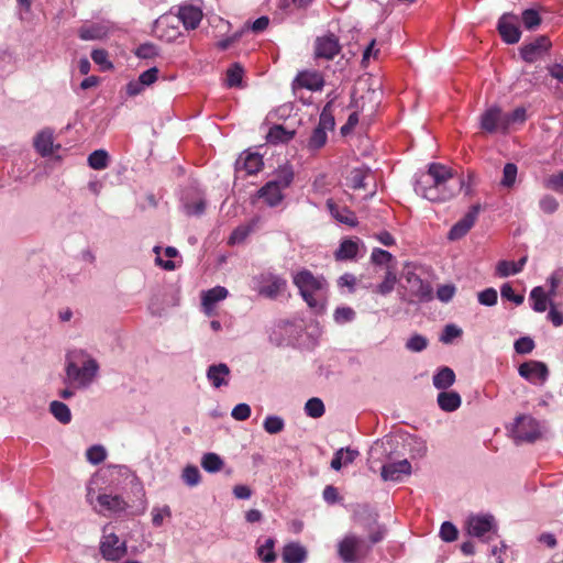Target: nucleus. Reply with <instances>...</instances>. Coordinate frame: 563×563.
<instances>
[{
    "instance_id": "ea45409f",
    "label": "nucleus",
    "mask_w": 563,
    "mask_h": 563,
    "mask_svg": "<svg viewBox=\"0 0 563 563\" xmlns=\"http://www.w3.org/2000/svg\"><path fill=\"white\" fill-rule=\"evenodd\" d=\"M369 172L371 170L364 166L353 168L347 177L349 186L354 189L364 188L365 179L369 175Z\"/></svg>"
},
{
    "instance_id": "6e6552de",
    "label": "nucleus",
    "mask_w": 563,
    "mask_h": 563,
    "mask_svg": "<svg viewBox=\"0 0 563 563\" xmlns=\"http://www.w3.org/2000/svg\"><path fill=\"white\" fill-rule=\"evenodd\" d=\"M253 288L262 296L276 298L282 295L287 286L286 279L271 272L261 273L252 279Z\"/></svg>"
},
{
    "instance_id": "4c0bfd02",
    "label": "nucleus",
    "mask_w": 563,
    "mask_h": 563,
    "mask_svg": "<svg viewBox=\"0 0 563 563\" xmlns=\"http://www.w3.org/2000/svg\"><path fill=\"white\" fill-rule=\"evenodd\" d=\"M49 412L53 417L63 424H68L71 421V412L69 407L58 400H53L49 404Z\"/></svg>"
},
{
    "instance_id": "69168bd1",
    "label": "nucleus",
    "mask_w": 563,
    "mask_h": 563,
    "mask_svg": "<svg viewBox=\"0 0 563 563\" xmlns=\"http://www.w3.org/2000/svg\"><path fill=\"white\" fill-rule=\"evenodd\" d=\"M428 346V340L420 335H412L407 342L406 347L411 352H421Z\"/></svg>"
},
{
    "instance_id": "864d4df0",
    "label": "nucleus",
    "mask_w": 563,
    "mask_h": 563,
    "mask_svg": "<svg viewBox=\"0 0 563 563\" xmlns=\"http://www.w3.org/2000/svg\"><path fill=\"white\" fill-rule=\"evenodd\" d=\"M394 261V256L388 251L375 247L371 254V262L375 265H385L386 268L391 266L390 263Z\"/></svg>"
},
{
    "instance_id": "49530a36",
    "label": "nucleus",
    "mask_w": 563,
    "mask_h": 563,
    "mask_svg": "<svg viewBox=\"0 0 563 563\" xmlns=\"http://www.w3.org/2000/svg\"><path fill=\"white\" fill-rule=\"evenodd\" d=\"M159 246L154 247V252L156 253V264L166 271H174L176 268L175 263L172 261L173 257L177 255V250L175 247L168 246L165 249V255L169 258L164 261L159 255Z\"/></svg>"
},
{
    "instance_id": "6e6d98bb",
    "label": "nucleus",
    "mask_w": 563,
    "mask_h": 563,
    "mask_svg": "<svg viewBox=\"0 0 563 563\" xmlns=\"http://www.w3.org/2000/svg\"><path fill=\"white\" fill-rule=\"evenodd\" d=\"M334 321L339 324L351 322L355 318V311L351 307H338L333 313Z\"/></svg>"
},
{
    "instance_id": "412c9836",
    "label": "nucleus",
    "mask_w": 563,
    "mask_h": 563,
    "mask_svg": "<svg viewBox=\"0 0 563 563\" xmlns=\"http://www.w3.org/2000/svg\"><path fill=\"white\" fill-rule=\"evenodd\" d=\"M407 288L410 294L419 300H429L432 297V289L416 273L407 272L405 274Z\"/></svg>"
},
{
    "instance_id": "f3484780",
    "label": "nucleus",
    "mask_w": 563,
    "mask_h": 563,
    "mask_svg": "<svg viewBox=\"0 0 563 563\" xmlns=\"http://www.w3.org/2000/svg\"><path fill=\"white\" fill-rule=\"evenodd\" d=\"M498 31L501 38L508 44L519 42L521 32L518 25V16L511 13H505L498 21Z\"/></svg>"
},
{
    "instance_id": "052dcab7",
    "label": "nucleus",
    "mask_w": 563,
    "mask_h": 563,
    "mask_svg": "<svg viewBox=\"0 0 563 563\" xmlns=\"http://www.w3.org/2000/svg\"><path fill=\"white\" fill-rule=\"evenodd\" d=\"M172 516L170 508L168 506L154 507L152 509V523L155 527H161L166 518Z\"/></svg>"
},
{
    "instance_id": "39448f33",
    "label": "nucleus",
    "mask_w": 563,
    "mask_h": 563,
    "mask_svg": "<svg viewBox=\"0 0 563 563\" xmlns=\"http://www.w3.org/2000/svg\"><path fill=\"white\" fill-rule=\"evenodd\" d=\"M371 551L369 543L354 534H346L338 543V554L344 563H355L364 559Z\"/></svg>"
},
{
    "instance_id": "dca6fc26",
    "label": "nucleus",
    "mask_w": 563,
    "mask_h": 563,
    "mask_svg": "<svg viewBox=\"0 0 563 563\" xmlns=\"http://www.w3.org/2000/svg\"><path fill=\"white\" fill-rule=\"evenodd\" d=\"M479 213V206H472L471 209L460 219L449 231L448 239L450 241H457L464 238L468 231L474 227Z\"/></svg>"
},
{
    "instance_id": "8fccbe9b",
    "label": "nucleus",
    "mask_w": 563,
    "mask_h": 563,
    "mask_svg": "<svg viewBox=\"0 0 563 563\" xmlns=\"http://www.w3.org/2000/svg\"><path fill=\"white\" fill-rule=\"evenodd\" d=\"M324 405L320 398H310L305 405V412L308 417L320 418L324 415Z\"/></svg>"
},
{
    "instance_id": "aec40b11",
    "label": "nucleus",
    "mask_w": 563,
    "mask_h": 563,
    "mask_svg": "<svg viewBox=\"0 0 563 563\" xmlns=\"http://www.w3.org/2000/svg\"><path fill=\"white\" fill-rule=\"evenodd\" d=\"M294 86L311 91H320L324 86V78L318 70H302L296 76Z\"/></svg>"
},
{
    "instance_id": "e2e57ef3",
    "label": "nucleus",
    "mask_w": 563,
    "mask_h": 563,
    "mask_svg": "<svg viewBox=\"0 0 563 563\" xmlns=\"http://www.w3.org/2000/svg\"><path fill=\"white\" fill-rule=\"evenodd\" d=\"M292 179L294 172L291 167L285 166L279 170L277 178L273 181L277 183V185L284 190L291 184Z\"/></svg>"
},
{
    "instance_id": "5701e85b",
    "label": "nucleus",
    "mask_w": 563,
    "mask_h": 563,
    "mask_svg": "<svg viewBox=\"0 0 563 563\" xmlns=\"http://www.w3.org/2000/svg\"><path fill=\"white\" fill-rule=\"evenodd\" d=\"M206 376L212 387L221 388L229 385L231 371L224 363L212 364L208 367Z\"/></svg>"
},
{
    "instance_id": "680f3d73",
    "label": "nucleus",
    "mask_w": 563,
    "mask_h": 563,
    "mask_svg": "<svg viewBox=\"0 0 563 563\" xmlns=\"http://www.w3.org/2000/svg\"><path fill=\"white\" fill-rule=\"evenodd\" d=\"M478 302L483 306L492 307L497 303L498 295L495 288H486L478 292Z\"/></svg>"
},
{
    "instance_id": "f03ea898",
    "label": "nucleus",
    "mask_w": 563,
    "mask_h": 563,
    "mask_svg": "<svg viewBox=\"0 0 563 563\" xmlns=\"http://www.w3.org/2000/svg\"><path fill=\"white\" fill-rule=\"evenodd\" d=\"M64 383L78 390L88 389L100 376L98 360L84 349H73L66 353Z\"/></svg>"
},
{
    "instance_id": "0eeeda50",
    "label": "nucleus",
    "mask_w": 563,
    "mask_h": 563,
    "mask_svg": "<svg viewBox=\"0 0 563 563\" xmlns=\"http://www.w3.org/2000/svg\"><path fill=\"white\" fill-rule=\"evenodd\" d=\"M87 500L99 514H119L126 509L128 504L119 495L100 494L95 496V490L87 487Z\"/></svg>"
},
{
    "instance_id": "4468645a",
    "label": "nucleus",
    "mask_w": 563,
    "mask_h": 563,
    "mask_svg": "<svg viewBox=\"0 0 563 563\" xmlns=\"http://www.w3.org/2000/svg\"><path fill=\"white\" fill-rule=\"evenodd\" d=\"M519 375L533 385H543L549 377L548 366L540 361L523 362L518 368Z\"/></svg>"
},
{
    "instance_id": "bb28decb",
    "label": "nucleus",
    "mask_w": 563,
    "mask_h": 563,
    "mask_svg": "<svg viewBox=\"0 0 563 563\" xmlns=\"http://www.w3.org/2000/svg\"><path fill=\"white\" fill-rule=\"evenodd\" d=\"M258 197L269 207L278 206L284 199L283 189L273 180L260 189Z\"/></svg>"
},
{
    "instance_id": "cd10ccee",
    "label": "nucleus",
    "mask_w": 563,
    "mask_h": 563,
    "mask_svg": "<svg viewBox=\"0 0 563 563\" xmlns=\"http://www.w3.org/2000/svg\"><path fill=\"white\" fill-rule=\"evenodd\" d=\"M239 170H245L249 175L256 174L263 167V158L257 153H244L236 162Z\"/></svg>"
},
{
    "instance_id": "2eb2a0df",
    "label": "nucleus",
    "mask_w": 563,
    "mask_h": 563,
    "mask_svg": "<svg viewBox=\"0 0 563 563\" xmlns=\"http://www.w3.org/2000/svg\"><path fill=\"white\" fill-rule=\"evenodd\" d=\"M481 128L489 133L505 132L507 130L505 113L498 107L488 108L481 115Z\"/></svg>"
},
{
    "instance_id": "9b49d317",
    "label": "nucleus",
    "mask_w": 563,
    "mask_h": 563,
    "mask_svg": "<svg viewBox=\"0 0 563 563\" xmlns=\"http://www.w3.org/2000/svg\"><path fill=\"white\" fill-rule=\"evenodd\" d=\"M179 24L176 14H164L155 21L153 32L161 40L174 42L181 35Z\"/></svg>"
},
{
    "instance_id": "a211bd4d",
    "label": "nucleus",
    "mask_w": 563,
    "mask_h": 563,
    "mask_svg": "<svg viewBox=\"0 0 563 563\" xmlns=\"http://www.w3.org/2000/svg\"><path fill=\"white\" fill-rule=\"evenodd\" d=\"M340 51L339 38L334 34H327L316 40L314 54L318 58L332 59Z\"/></svg>"
},
{
    "instance_id": "603ef678",
    "label": "nucleus",
    "mask_w": 563,
    "mask_h": 563,
    "mask_svg": "<svg viewBox=\"0 0 563 563\" xmlns=\"http://www.w3.org/2000/svg\"><path fill=\"white\" fill-rule=\"evenodd\" d=\"M87 461L93 465L102 463L107 457V450L100 444L90 446L86 451Z\"/></svg>"
},
{
    "instance_id": "5fc2aeb1",
    "label": "nucleus",
    "mask_w": 563,
    "mask_h": 563,
    "mask_svg": "<svg viewBox=\"0 0 563 563\" xmlns=\"http://www.w3.org/2000/svg\"><path fill=\"white\" fill-rule=\"evenodd\" d=\"M243 68L239 64L232 65L227 70V85L229 87H239L243 78Z\"/></svg>"
},
{
    "instance_id": "774afa93",
    "label": "nucleus",
    "mask_w": 563,
    "mask_h": 563,
    "mask_svg": "<svg viewBox=\"0 0 563 563\" xmlns=\"http://www.w3.org/2000/svg\"><path fill=\"white\" fill-rule=\"evenodd\" d=\"M544 186L549 189L560 191L563 190V170L553 174L544 179Z\"/></svg>"
},
{
    "instance_id": "7c9ffc66",
    "label": "nucleus",
    "mask_w": 563,
    "mask_h": 563,
    "mask_svg": "<svg viewBox=\"0 0 563 563\" xmlns=\"http://www.w3.org/2000/svg\"><path fill=\"white\" fill-rule=\"evenodd\" d=\"M34 147L42 156H48L53 154V132L45 129L36 134L34 137Z\"/></svg>"
},
{
    "instance_id": "13d9d810",
    "label": "nucleus",
    "mask_w": 563,
    "mask_h": 563,
    "mask_svg": "<svg viewBox=\"0 0 563 563\" xmlns=\"http://www.w3.org/2000/svg\"><path fill=\"white\" fill-rule=\"evenodd\" d=\"M500 295L503 299L511 301L516 305H521L525 300L523 295L516 294L512 286L509 283H506L500 287Z\"/></svg>"
},
{
    "instance_id": "3c124183",
    "label": "nucleus",
    "mask_w": 563,
    "mask_h": 563,
    "mask_svg": "<svg viewBox=\"0 0 563 563\" xmlns=\"http://www.w3.org/2000/svg\"><path fill=\"white\" fill-rule=\"evenodd\" d=\"M181 479L183 482L190 486H197L201 481V474L197 466L195 465H187L181 473Z\"/></svg>"
},
{
    "instance_id": "f704fd0d",
    "label": "nucleus",
    "mask_w": 563,
    "mask_h": 563,
    "mask_svg": "<svg viewBox=\"0 0 563 563\" xmlns=\"http://www.w3.org/2000/svg\"><path fill=\"white\" fill-rule=\"evenodd\" d=\"M307 558V551L298 543L287 544L283 550L285 563H302Z\"/></svg>"
},
{
    "instance_id": "0e129e2a",
    "label": "nucleus",
    "mask_w": 563,
    "mask_h": 563,
    "mask_svg": "<svg viewBox=\"0 0 563 563\" xmlns=\"http://www.w3.org/2000/svg\"><path fill=\"white\" fill-rule=\"evenodd\" d=\"M406 442L411 448L410 449V453H411L412 457L423 456L424 455V453L427 451V446H426V443L422 440L417 439L415 437H408L406 439Z\"/></svg>"
},
{
    "instance_id": "1a4fd4ad",
    "label": "nucleus",
    "mask_w": 563,
    "mask_h": 563,
    "mask_svg": "<svg viewBox=\"0 0 563 563\" xmlns=\"http://www.w3.org/2000/svg\"><path fill=\"white\" fill-rule=\"evenodd\" d=\"M542 431V426L534 418L531 416H520L516 420L512 434L517 441L533 442L541 438Z\"/></svg>"
},
{
    "instance_id": "338daca9",
    "label": "nucleus",
    "mask_w": 563,
    "mask_h": 563,
    "mask_svg": "<svg viewBox=\"0 0 563 563\" xmlns=\"http://www.w3.org/2000/svg\"><path fill=\"white\" fill-rule=\"evenodd\" d=\"M258 555L265 563H271L275 560V552H274V542L273 540L268 539L266 540L265 544H263L258 549Z\"/></svg>"
},
{
    "instance_id": "20e7f679",
    "label": "nucleus",
    "mask_w": 563,
    "mask_h": 563,
    "mask_svg": "<svg viewBox=\"0 0 563 563\" xmlns=\"http://www.w3.org/2000/svg\"><path fill=\"white\" fill-rule=\"evenodd\" d=\"M99 551L106 561L118 562L122 560L128 553L126 540L121 539L110 527L107 525L102 529V536L99 542Z\"/></svg>"
},
{
    "instance_id": "bf43d9fd",
    "label": "nucleus",
    "mask_w": 563,
    "mask_h": 563,
    "mask_svg": "<svg viewBox=\"0 0 563 563\" xmlns=\"http://www.w3.org/2000/svg\"><path fill=\"white\" fill-rule=\"evenodd\" d=\"M457 536H459V531H457L456 527L452 522L444 521L441 525L440 538L444 542H453V541H455L457 539Z\"/></svg>"
},
{
    "instance_id": "c03bdc74",
    "label": "nucleus",
    "mask_w": 563,
    "mask_h": 563,
    "mask_svg": "<svg viewBox=\"0 0 563 563\" xmlns=\"http://www.w3.org/2000/svg\"><path fill=\"white\" fill-rule=\"evenodd\" d=\"M109 156L103 150L92 152L88 157V165L96 170H102L108 167Z\"/></svg>"
},
{
    "instance_id": "473e14b6",
    "label": "nucleus",
    "mask_w": 563,
    "mask_h": 563,
    "mask_svg": "<svg viewBox=\"0 0 563 563\" xmlns=\"http://www.w3.org/2000/svg\"><path fill=\"white\" fill-rule=\"evenodd\" d=\"M526 262L527 257H522L518 262L500 261L496 265V275H498L499 277H508L511 275H516L523 269Z\"/></svg>"
},
{
    "instance_id": "58836bf2",
    "label": "nucleus",
    "mask_w": 563,
    "mask_h": 563,
    "mask_svg": "<svg viewBox=\"0 0 563 563\" xmlns=\"http://www.w3.org/2000/svg\"><path fill=\"white\" fill-rule=\"evenodd\" d=\"M295 132L282 125H274L267 133V141L272 144L286 143L294 137Z\"/></svg>"
},
{
    "instance_id": "09e8293b",
    "label": "nucleus",
    "mask_w": 563,
    "mask_h": 563,
    "mask_svg": "<svg viewBox=\"0 0 563 563\" xmlns=\"http://www.w3.org/2000/svg\"><path fill=\"white\" fill-rule=\"evenodd\" d=\"M521 21L525 29L533 31L541 24V16L534 9H526L521 14Z\"/></svg>"
},
{
    "instance_id": "7ed1b4c3",
    "label": "nucleus",
    "mask_w": 563,
    "mask_h": 563,
    "mask_svg": "<svg viewBox=\"0 0 563 563\" xmlns=\"http://www.w3.org/2000/svg\"><path fill=\"white\" fill-rule=\"evenodd\" d=\"M294 284L298 287L303 300L310 308L320 311L327 295L328 284L324 278L314 276L311 272L302 269L294 275Z\"/></svg>"
},
{
    "instance_id": "2f4dec72",
    "label": "nucleus",
    "mask_w": 563,
    "mask_h": 563,
    "mask_svg": "<svg viewBox=\"0 0 563 563\" xmlns=\"http://www.w3.org/2000/svg\"><path fill=\"white\" fill-rule=\"evenodd\" d=\"M357 456V450L341 448L334 453V456L331 461V467L335 471H340L343 466L352 464Z\"/></svg>"
},
{
    "instance_id": "b1692460",
    "label": "nucleus",
    "mask_w": 563,
    "mask_h": 563,
    "mask_svg": "<svg viewBox=\"0 0 563 563\" xmlns=\"http://www.w3.org/2000/svg\"><path fill=\"white\" fill-rule=\"evenodd\" d=\"M547 284L549 286L548 291L542 286H537L530 291L529 301L531 303V308L536 312H544L548 308L551 307V285L548 280Z\"/></svg>"
},
{
    "instance_id": "c85d7f7f",
    "label": "nucleus",
    "mask_w": 563,
    "mask_h": 563,
    "mask_svg": "<svg viewBox=\"0 0 563 563\" xmlns=\"http://www.w3.org/2000/svg\"><path fill=\"white\" fill-rule=\"evenodd\" d=\"M362 242L358 239H344L341 241L338 250L335 251V258L338 261L354 260L357 256Z\"/></svg>"
},
{
    "instance_id": "9d476101",
    "label": "nucleus",
    "mask_w": 563,
    "mask_h": 563,
    "mask_svg": "<svg viewBox=\"0 0 563 563\" xmlns=\"http://www.w3.org/2000/svg\"><path fill=\"white\" fill-rule=\"evenodd\" d=\"M466 531L475 538H489V533L497 532V526L494 516L489 514H477L468 516L466 520Z\"/></svg>"
},
{
    "instance_id": "de8ad7c7",
    "label": "nucleus",
    "mask_w": 563,
    "mask_h": 563,
    "mask_svg": "<svg viewBox=\"0 0 563 563\" xmlns=\"http://www.w3.org/2000/svg\"><path fill=\"white\" fill-rule=\"evenodd\" d=\"M263 428L269 434H277L284 430L285 421L279 416L271 415L265 418Z\"/></svg>"
},
{
    "instance_id": "a19ab883",
    "label": "nucleus",
    "mask_w": 563,
    "mask_h": 563,
    "mask_svg": "<svg viewBox=\"0 0 563 563\" xmlns=\"http://www.w3.org/2000/svg\"><path fill=\"white\" fill-rule=\"evenodd\" d=\"M335 125L334 114H333V103L328 102L322 109L319 118L318 128L324 131H332Z\"/></svg>"
},
{
    "instance_id": "37998d69",
    "label": "nucleus",
    "mask_w": 563,
    "mask_h": 563,
    "mask_svg": "<svg viewBox=\"0 0 563 563\" xmlns=\"http://www.w3.org/2000/svg\"><path fill=\"white\" fill-rule=\"evenodd\" d=\"M518 175V167L514 163H507L503 168L500 186L510 189L515 186Z\"/></svg>"
},
{
    "instance_id": "f257e3e1",
    "label": "nucleus",
    "mask_w": 563,
    "mask_h": 563,
    "mask_svg": "<svg viewBox=\"0 0 563 563\" xmlns=\"http://www.w3.org/2000/svg\"><path fill=\"white\" fill-rule=\"evenodd\" d=\"M463 188V179L452 168L431 163L428 170L417 174L415 191L432 202H444L455 197Z\"/></svg>"
},
{
    "instance_id": "423d86ee",
    "label": "nucleus",
    "mask_w": 563,
    "mask_h": 563,
    "mask_svg": "<svg viewBox=\"0 0 563 563\" xmlns=\"http://www.w3.org/2000/svg\"><path fill=\"white\" fill-rule=\"evenodd\" d=\"M548 282L551 285L552 295L548 319L554 327H561L563 324V314L560 311L563 308V269L554 271Z\"/></svg>"
},
{
    "instance_id": "79ce46f5",
    "label": "nucleus",
    "mask_w": 563,
    "mask_h": 563,
    "mask_svg": "<svg viewBox=\"0 0 563 563\" xmlns=\"http://www.w3.org/2000/svg\"><path fill=\"white\" fill-rule=\"evenodd\" d=\"M223 465V460L216 453H206L201 457V466L206 472H219L222 470Z\"/></svg>"
},
{
    "instance_id": "393cba45",
    "label": "nucleus",
    "mask_w": 563,
    "mask_h": 563,
    "mask_svg": "<svg viewBox=\"0 0 563 563\" xmlns=\"http://www.w3.org/2000/svg\"><path fill=\"white\" fill-rule=\"evenodd\" d=\"M228 295V289L222 286H216L207 291H203L201 296V305L205 313L207 316H211L214 311L216 305L219 301L224 300Z\"/></svg>"
},
{
    "instance_id": "6ab92c4d",
    "label": "nucleus",
    "mask_w": 563,
    "mask_h": 563,
    "mask_svg": "<svg viewBox=\"0 0 563 563\" xmlns=\"http://www.w3.org/2000/svg\"><path fill=\"white\" fill-rule=\"evenodd\" d=\"M176 16L186 30H195L200 24L203 13L202 9L191 3L179 5Z\"/></svg>"
},
{
    "instance_id": "ddd939ff",
    "label": "nucleus",
    "mask_w": 563,
    "mask_h": 563,
    "mask_svg": "<svg viewBox=\"0 0 563 563\" xmlns=\"http://www.w3.org/2000/svg\"><path fill=\"white\" fill-rule=\"evenodd\" d=\"M159 70L157 67H152L143 73L135 79L130 80L123 92L128 98H134L142 95L146 88L151 87L158 79Z\"/></svg>"
},
{
    "instance_id": "4d7b16f0",
    "label": "nucleus",
    "mask_w": 563,
    "mask_h": 563,
    "mask_svg": "<svg viewBox=\"0 0 563 563\" xmlns=\"http://www.w3.org/2000/svg\"><path fill=\"white\" fill-rule=\"evenodd\" d=\"M252 224H244L238 227L232 234L230 235L229 243L230 244H239L245 241V239L250 235V233L253 231Z\"/></svg>"
},
{
    "instance_id": "f8f14e48",
    "label": "nucleus",
    "mask_w": 563,
    "mask_h": 563,
    "mask_svg": "<svg viewBox=\"0 0 563 563\" xmlns=\"http://www.w3.org/2000/svg\"><path fill=\"white\" fill-rule=\"evenodd\" d=\"M552 46L550 38L540 35L520 47V56L527 63H534L548 54Z\"/></svg>"
},
{
    "instance_id": "a18cd8bd",
    "label": "nucleus",
    "mask_w": 563,
    "mask_h": 563,
    "mask_svg": "<svg viewBox=\"0 0 563 563\" xmlns=\"http://www.w3.org/2000/svg\"><path fill=\"white\" fill-rule=\"evenodd\" d=\"M328 141L327 131L316 126L308 141V150L311 152L318 151L325 145Z\"/></svg>"
},
{
    "instance_id": "a878e982",
    "label": "nucleus",
    "mask_w": 563,
    "mask_h": 563,
    "mask_svg": "<svg viewBox=\"0 0 563 563\" xmlns=\"http://www.w3.org/2000/svg\"><path fill=\"white\" fill-rule=\"evenodd\" d=\"M327 208L331 216L340 223L349 227H355L357 224L356 216L353 211L344 206L336 205L333 200L327 201Z\"/></svg>"
},
{
    "instance_id": "c756f323",
    "label": "nucleus",
    "mask_w": 563,
    "mask_h": 563,
    "mask_svg": "<svg viewBox=\"0 0 563 563\" xmlns=\"http://www.w3.org/2000/svg\"><path fill=\"white\" fill-rule=\"evenodd\" d=\"M439 407L446 412H452L461 407L462 399L459 393L454 390L441 391L437 398Z\"/></svg>"
},
{
    "instance_id": "72a5a7b5",
    "label": "nucleus",
    "mask_w": 563,
    "mask_h": 563,
    "mask_svg": "<svg viewBox=\"0 0 563 563\" xmlns=\"http://www.w3.org/2000/svg\"><path fill=\"white\" fill-rule=\"evenodd\" d=\"M432 382L437 389L445 390L454 384L455 374L452 368L444 366L433 375Z\"/></svg>"
},
{
    "instance_id": "e433bc0d",
    "label": "nucleus",
    "mask_w": 563,
    "mask_h": 563,
    "mask_svg": "<svg viewBox=\"0 0 563 563\" xmlns=\"http://www.w3.org/2000/svg\"><path fill=\"white\" fill-rule=\"evenodd\" d=\"M108 31L103 24L84 25L79 29V37L84 41L100 40L108 34Z\"/></svg>"
},
{
    "instance_id": "4be33fe9",
    "label": "nucleus",
    "mask_w": 563,
    "mask_h": 563,
    "mask_svg": "<svg viewBox=\"0 0 563 563\" xmlns=\"http://www.w3.org/2000/svg\"><path fill=\"white\" fill-rule=\"evenodd\" d=\"M411 474V464L408 460H401L394 463L384 464L382 466V478L384 481L398 482L404 476Z\"/></svg>"
},
{
    "instance_id": "c9c22d12",
    "label": "nucleus",
    "mask_w": 563,
    "mask_h": 563,
    "mask_svg": "<svg viewBox=\"0 0 563 563\" xmlns=\"http://www.w3.org/2000/svg\"><path fill=\"white\" fill-rule=\"evenodd\" d=\"M397 284V274L394 266H388L384 279L374 288V292L386 296L390 294Z\"/></svg>"
}]
</instances>
